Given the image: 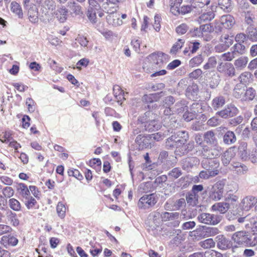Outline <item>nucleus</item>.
<instances>
[{
    "mask_svg": "<svg viewBox=\"0 0 257 257\" xmlns=\"http://www.w3.org/2000/svg\"><path fill=\"white\" fill-rule=\"evenodd\" d=\"M219 230L216 227L202 226L189 232V236L193 240H199L203 238L217 234Z\"/></svg>",
    "mask_w": 257,
    "mask_h": 257,
    "instance_id": "obj_1",
    "label": "nucleus"
},
{
    "mask_svg": "<svg viewBox=\"0 0 257 257\" xmlns=\"http://www.w3.org/2000/svg\"><path fill=\"white\" fill-rule=\"evenodd\" d=\"M138 121L144 124L145 130L149 132L157 131L161 126L159 121L155 118V114L151 111L146 112L144 115L140 116Z\"/></svg>",
    "mask_w": 257,
    "mask_h": 257,
    "instance_id": "obj_2",
    "label": "nucleus"
},
{
    "mask_svg": "<svg viewBox=\"0 0 257 257\" xmlns=\"http://www.w3.org/2000/svg\"><path fill=\"white\" fill-rule=\"evenodd\" d=\"M201 150L197 151V155L204 159H211L220 156L222 152L221 147L219 145L213 146L210 148L206 145L201 146Z\"/></svg>",
    "mask_w": 257,
    "mask_h": 257,
    "instance_id": "obj_3",
    "label": "nucleus"
},
{
    "mask_svg": "<svg viewBox=\"0 0 257 257\" xmlns=\"http://www.w3.org/2000/svg\"><path fill=\"white\" fill-rule=\"evenodd\" d=\"M232 239L234 242L238 245L254 246V243H251L250 237L248 233L245 231H240L234 233L232 236Z\"/></svg>",
    "mask_w": 257,
    "mask_h": 257,
    "instance_id": "obj_4",
    "label": "nucleus"
},
{
    "mask_svg": "<svg viewBox=\"0 0 257 257\" xmlns=\"http://www.w3.org/2000/svg\"><path fill=\"white\" fill-rule=\"evenodd\" d=\"M197 219L200 223L214 225L221 221L222 216L219 215L203 213L197 216Z\"/></svg>",
    "mask_w": 257,
    "mask_h": 257,
    "instance_id": "obj_5",
    "label": "nucleus"
},
{
    "mask_svg": "<svg viewBox=\"0 0 257 257\" xmlns=\"http://www.w3.org/2000/svg\"><path fill=\"white\" fill-rule=\"evenodd\" d=\"M88 3L87 16L92 23L95 24L97 22L96 12L101 10V6L96 0H88Z\"/></svg>",
    "mask_w": 257,
    "mask_h": 257,
    "instance_id": "obj_6",
    "label": "nucleus"
},
{
    "mask_svg": "<svg viewBox=\"0 0 257 257\" xmlns=\"http://www.w3.org/2000/svg\"><path fill=\"white\" fill-rule=\"evenodd\" d=\"M157 202L155 194L145 195L139 199L138 206L141 209H146L153 206Z\"/></svg>",
    "mask_w": 257,
    "mask_h": 257,
    "instance_id": "obj_7",
    "label": "nucleus"
},
{
    "mask_svg": "<svg viewBox=\"0 0 257 257\" xmlns=\"http://www.w3.org/2000/svg\"><path fill=\"white\" fill-rule=\"evenodd\" d=\"M224 182L220 181L216 182L213 186L210 198L214 200H219L223 197Z\"/></svg>",
    "mask_w": 257,
    "mask_h": 257,
    "instance_id": "obj_8",
    "label": "nucleus"
},
{
    "mask_svg": "<svg viewBox=\"0 0 257 257\" xmlns=\"http://www.w3.org/2000/svg\"><path fill=\"white\" fill-rule=\"evenodd\" d=\"M217 70L220 73L229 77H232L235 75V68L230 63H220L217 66Z\"/></svg>",
    "mask_w": 257,
    "mask_h": 257,
    "instance_id": "obj_9",
    "label": "nucleus"
},
{
    "mask_svg": "<svg viewBox=\"0 0 257 257\" xmlns=\"http://www.w3.org/2000/svg\"><path fill=\"white\" fill-rule=\"evenodd\" d=\"M104 9L108 14L106 19L109 24L114 26H117L122 24V21L120 20L119 17L117 16L115 8H113L112 10H106V8L104 7Z\"/></svg>",
    "mask_w": 257,
    "mask_h": 257,
    "instance_id": "obj_10",
    "label": "nucleus"
},
{
    "mask_svg": "<svg viewBox=\"0 0 257 257\" xmlns=\"http://www.w3.org/2000/svg\"><path fill=\"white\" fill-rule=\"evenodd\" d=\"M179 215L178 212H163L160 216L163 221H173V225L178 226L180 223Z\"/></svg>",
    "mask_w": 257,
    "mask_h": 257,
    "instance_id": "obj_11",
    "label": "nucleus"
},
{
    "mask_svg": "<svg viewBox=\"0 0 257 257\" xmlns=\"http://www.w3.org/2000/svg\"><path fill=\"white\" fill-rule=\"evenodd\" d=\"M201 166L208 171H216L217 175L219 173V162L216 160L204 159L201 161Z\"/></svg>",
    "mask_w": 257,
    "mask_h": 257,
    "instance_id": "obj_12",
    "label": "nucleus"
},
{
    "mask_svg": "<svg viewBox=\"0 0 257 257\" xmlns=\"http://www.w3.org/2000/svg\"><path fill=\"white\" fill-rule=\"evenodd\" d=\"M238 113V109L233 104H230L222 110L218 111L217 115L219 116L226 118L229 117H232L236 115Z\"/></svg>",
    "mask_w": 257,
    "mask_h": 257,
    "instance_id": "obj_13",
    "label": "nucleus"
},
{
    "mask_svg": "<svg viewBox=\"0 0 257 257\" xmlns=\"http://www.w3.org/2000/svg\"><path fill=\"white\" fill-rule=\"evenodd\" d=\"M135 142L138 145L139 150H143L146 148H151L152 145L151 139L149 135H138L136 138Z\"/></svg>",
    "mask_w": 257,
    "mask_h": 257,
    "instance_id": "obj_14",
    "label": "nucleus"
},
{
    "mask_svg": "<svg viewBox=\"0 0 257 257\" xmlns=\"http://www.w3.org/2000/svg\"><path fill=\"white\" fill-rule=\"evenodd\" d=\"M231 170L233 171L237 175H242L246 173L248 171L247 167L239 162L233 161L231 164Z\"/></svg>",
    "mask_w": 257,
    "mask_h": 257,
    "instance_id": "obj_15",
    "label": "nucleus"
},
{
    "mask_svg": "<svg viewBox=\"0 0 257 257\" xmlns=\"http://www.w3.org/2000/svg\"><path fill=\"white\" fill-rule=\"evenodd\" d=\"M256 203V199L252 196H247L244 198L239 204V206L241 209L245 211L249 210Z\"/></svg>",
    "mask_w": 257,
    "mask_h": 257,
    "instance_id": "obj_16",
    "label": "nucleus"
},
{
    "mask_svg": "<svg viewBox=\"0 0 257 257\" xmlns=\"http://www.w3.org/2000/svg\"><path fill=\"white\" fill-rule=\"evenodd\" d=\"M238 155L240 158L244 160L247 161L249 155V148H247V144L246 142H241L238 146Z\"/></svg>",
    "mask_w": 257,
    "mask_h": 257,
    "instance_id": "obj_17",
    "label": "nucleus"
},
{
    "mask_svg": "<svg viewBox=\"0 0 257 257\" xmlns=\"http://www.w3.org/2000/svg\"><path fill=\"white\" fill-rule=\"evenodd\" d=\"M113 91L117 102L121 105L122 101L125 99V95L127 93H125L121 87L117 85L113 86Z\"/></svg>",
    "mask_w": 257,
    "mask_h": 257,
    "instance_id": "obj_18",
    "label": "nucleus"
},
{
    "mask_svg": "<svg viewBox=\"0 0 257 257\" xmlns=\"http://www.w3.org/2000/svg\"><path fill=\"white\" fill-rule=\"evenodd\" d=\"M204 141L208 144L213 145H218L217 139L215 137V134L212 131H209L205 132L203 135Z\"/></svg>",
    "mask_w": 257,
    "mask_h": 257,
    "instance_id": "obj_19",
    "label": "nucleus"
},
{
    "mask_svg": "<svg viewBox=\"0 0 257 257\" xmlns=\"http://www.w3.org/2000/svg\"><path fill=\"white\" fill-rule=\"evenodd\" d=\"M221 24L226 29H230L235 23L233 17L230 15L222 16L220 19Z\"/></svg>",
    "mask_w": 257,
    "mask_h": 257,
    "instance_id": "obj_20",
    "label": "nucleus"
},
{
    "mask_svg": "<svg viewBox=\"0 0 257 257\" xmlns=\"http://www.w3.org/2000/svg\"><path fill=\"white\" fill-rule=\"evenodd\" d=\"M244 226L246 229L250 230L253 234H257V216L250 217Z\"/></svg>",
    "mask_w": 257,
    "mask_h": 257,
    "instance_id": "obj_21",
    "label": "nucleus"
},
{
    "mask_svg": "<svg viewBox=\"0 0 257 257\" xmlns=\"http://www.w3.org/2000/svg\"><path fill=\"white\" fill-rule=\"evenodd\" d=\"M253 140L255 145V147L249 148V155L247 161H250L252 163H257V136L253 137Z\"/></svg>",
    "mask_w": 257,
    "mask_h": 257,
    "instance_id": "obj_22",
    "label": "nucleus"
},
{
    "mask_svg": "<svg viewBox=\"0 0 257 257\" xmlns=\"http://www.w3.org/2000/svg\"><path fill=\"white\" fill-rule=\"evenodd\" d=\"M226 102L225 98L222 95H218L214 97L211 103V106L213 108L216 110L221 108Z\"/></svg>",
    "mask_w": 257,
    "mask_h": 257,
    "instance_id": "obj_23",
    "label": "nucleus"
},
{
    "mask_svg": "<svg viewBox=\"0 0 257 257\" xmlns=\"http://www.w3.org/2000/svg\"><path fill=\"white\" fill-rule=\"evenodd\" d=\"M67 14L68 10L64 6L59 8L55 13L56 18L60 23H64L66 21L67 18Z\"/></svg>",
    "mask_w": 257,
    "mask_h": 257,
    "instance_id": "obj_24",
    "label": "nucleus"
},
{
    "mask_svg": "<svg viewBox=\"0 0 257 257\" xmlns=\"http://www.w3.org/2000/svg\"><path fill=\"white\" fill-rule=\"evenodd\" d=\"M164 56L165 54L162 52L153 53L148 56V59L151 63L158 65L163 63Z\"/></svg>",
    "mask_w": 257,
    "mask_h": 257,
    "instance_id": "obj_25",
    "label": "nucleus"
},
{
    "mask_svg": "<svg viewBox=\"0 0 257 257\" xmlns=\"http://www.w3.org/2000/svg\"><path fill=\"white\" fill-rule=\"evenodd\" d=\"M217 247L222 250H225L231 247L230 241L223 235H218L217 236Z\"/></svg>",
    "mask_w": 257,
    "mask_h": 257,
    "instance_id": "obj_26",
    "label": "nucleus"
},
{
    "mask_svg": "<svg viewBox=\"0 0 257 257\" xmlns=\"http://www.w3.org/2000/svg\"><path fill=\"white\" fill-rule=\"evenodd\" d=\"M235 155V153L233 150L230 149L226 151L221 156V161L223 165L227 166Z\"/></svg>",
    "mask_w": 257,
    "mask_h": 257,
    "instance_id": "obj_27",
    "label": "nucleus"
},
{
    "mask_svg": "<svg viewBox=\"0 0 257 257\" xmlns=\"http://www.w3.org/2000/svg\"><path fill=\"white\" fill-rule=\"evenodd\" d=\"M177 139V138L176 137V135H172L167 140L166 142V146L168 149L176 148L175 151L176 153L177 150L179 149L178 147L181 146V144L178 143L179 141Z\"/></svg>",
    "mask_w": 257,
    "mask_h": 257,
    "instance_id": "obj_28",
    "label": "nucleus"
},
{
    "mask_svg": "<svg viewBox=\"0 0 257 257\" xmlns=\"http://www.w3.org/2000/svg\"><path fill=\"white\" fill-rule=\"evenodd\" d=\"M229 206L226 202H222L215 203L211 207L213 211L219 212L220 213L224 214L229 209Z\"/></svg>",
    "mask_w": 257,
    "mask_h": 257,
    "instance_id": "obj_29",
    "label": "nucleus"
},
{
    "mask_svg": "<svg viewBox=\"0 0 257 257\" xmlns=\"http://www.w3.org/2000/svg\"><path fill=\"white\" fill-rule=\"evenodd\" d=\"M245 91V86L242 84H237L233 89V95L237 99H242V97Z\"/></svg>",
    "mask_w": 257,
    "mask_h": 257,
    "instance_id": "obj_30",
    "label": "nucleus"
},
{
    "mask_svg": "<svg viewBox=\"0 0 257 257\" xmlns=\"http://www.w3.org/2000/svg\"><path fill=\"white\" fill-rule=\"evenodd\" d=\"M214 16L215 15L213 11L204 12L201 14L198 17L197 21L200 24L204 22H209L214 18Z\"/></svg>",
    "mask_w": 257,
    "mask_h": 257,
    "instance_id": "obj_31",
    "label": "nucleus"
},
{
    "mask_svg": "<svg viewBox=\"0 0 257 257\" xmlns=\"http://www.w3.org/2000/svg\"><path fill=\"white\" fill-rule=\"evenodd\" d=\"M248 61L247 57L242 56L234 61V65L237 70H241L246 67Z\"/></svg>",
    "mask_w": 257,
    "mask_h": 257,
    "instance_id": "obj_32",
    "label": "nucleus"
},
{
    "mask_svg": "<svg viewBox=\"0 0 257 257\" xmlns=\"http://www.w3.org/2000/svg\"><path fill=\"white\" fill-rule=\"evenodd\" d=\"M179 149L176 151V154L181 155L187 153L189 151L192 150L194 147L193 143H189L187 144H181V146L178 147Z\"/></svg>",
    "mask_w": 257,
    "mask_h": 257,
    "instance_id": "obj_33",
    "label": "nucleus"
},
{
    "mask_svg": "<svg viewBox=\"0 0 257 257\" xmlns=\"http://www.w3.org/2000/svg\"><path fill=\"white\" fill-rule=\"evenodd\" d=\"M256 95L255 90L252 87L245 89L242 101L252 100Z\"/></svg>",
    "mask_w": 257,
    "mask_h": 257,
    "instance_id": "obj_34",
    "label": "nucleus"
},
{
    "mask_svg": "<svg viewBox=\"0 0 257 257\" xmlns=\"http://www.w3.org/2000/svg\"><path fill=\"white\" fill-rule=\"evenodd\" d=\"M67 7L75 15H80L83 14L81 7L74 1H70L67 4Z\"/></svg>",
    "mask_w": 257,
    "mask_h": 257,
    "instance_id": "obj_35",
    "label": "nucleus"
},
{
    "mask_svg": "<svg viewBox=\"0 0 257 257\" xmlns=\"http://www.w3.org/2000/svg\"><path fill=\"white\" fill-rule=\"evenodd\" d=\"M236 141V137L232 131H227L223 136V142L227 145H231Z\"/></svg>",
    "mask_w": 257,
    "mask_h": 257,
    "instance_id": "obj_36",
    "label": "nucleus"
},
{
    "mask_svg": "<svg viewBox=\"0 0 257 257\" xmlns=\"http://www.w3.org/2000/svg\"><path fill=\"white\" fill-rule=\"evenodd\" d=\"M154 190V186L151 182H147L141 183L138 188V190L142 193L151 192Z\"/></svg>",
    "mask_w": 257,
    "mask_h": 257,
    "instance_id": "obj_37",
    "label": "nucleus"
},
{
    "mask_svg": "<svg viewBox=\"0 0 257 257\" xmlns=\"http://www.w3.org/2000/svg\"><path fill=\"white\" fill-rule=\"evenodd\" d=\"M247 38L252 41H257V28L248 26L246 31Z\"/></svg>",
    "mask_w": 257,
    "mask_h": 257,
    "instance_id": "obj_38",
    "label": "nucleus"
},
{
    "mask_svg": "<svg viewBox=\"0 0 257 257\" xmlns=\"http://www.w3.org/2000/svg\"><path fill=\"white\" fill-rule=\"evenodd\" d=\"M11 10L13 13L15 14L19 18H22L23 13L21 6L16 2H12L11 4Z\"/></svg>",
    "mask_w": 257,
    "mask_h": 257,
    "instance_id": "obj_39",
    "label": "nucleus"
},
{
    "mask_svg": "<svg viewBox=\"0 0 257 257\" xmlns=\"http://www.w3.org/2000/svg\"><path fill=\"white\" fill-rule=\"evenodd\" d=\"M238 196L236 195L228 193L226 195L225 197V200L226 203H228L229 205V208L231 207V206H234L237 204L238 200Z\"/></svg>",
    "mask_w": 257,
    "mask_h": 257,
    "instance_id": "obj_40",
    "label": "nucleus"
},
{
    "mask_svg": "<svg viewBox=\"0 0 257 257\" xmlns=\"http://www.w3.org/2000/svg\"><path fill=\"white\" fill-rule=\"evenodd\" d=\"M174 135H176L177 138V140L179 141L178 143L184 144L186 143L187 140H188L189 136L187 133L185 131H178L174 133Z\"/></svg>",
    "mask_w": 257,
    "mask_h": 257,
    "instance_id": "obj_41",
    "label": "nucleus"
},
{
    "mask_svg": "<svg viewBox=\"0 0 257 257\" xmlns=\"http://www.w3.org/2000/svg\"><path fill=\"white\" fill-rule=\"evenodd\" d=\"M19 193L24 198H29L30 195V189L24 183H19L17 188Z\"/></svg>",
    "mask_w": 257,
    "mask_h": 257,
    "instance_id": "obj_42",
    "label": "nucleus"
},
{
    "mask_svg": "<svg viewBox=\"0 0 257 257\" xmlns=\"http://www.w3.org/2000/svg\"><path fill=\"white\" fill-rule=\"evenodd\" d=\"M169 130H167L164 131V132L163 133L162 132H159L155 134L149 135V137H150V139H151L152 142L153 140L160 141L162 140L165 137L168 136L169 135Z\"/></svg>",
    "mask_w": 257,
    "mask_h": 257,
    "instance_id": "obj_43",
    "label": "nucleus"
},
{
    "mask_svg": "<svg viewBox=\"0 0 257 257\" xmlns=\"http://www.w3.org/2000/svg\"><path fill=\"white\" fill-rule=\"evenodd\" d=\"M66 208L65 204L62 202H59L56 207V211L58 216L63 219L66 215Z\"/></svg>",
    "mask_w": 257,
    "mask_h": 257,
    "instance_id": "obj_44",
    "label": "nucleus"
},
{
    "mask_svg": "<svg viewBox=\"0 0 257 257\" xmlns=\"http://www.w3.org/2000/svg\"><path fill=\"white\" fill-rule=\"evenodd\" d=\"M231 50L233 52H234L235 55H237V56L240 55H242L245 52V46L240 43H236L232 47Z\"/></svg>",
    "mask_w": 257,
    "mask_h": 257,
    "instance_id": "obj_45",
    "label": "nucleus"
},
{
    "mask_svg": "<svg viewBox=\"0 0 257 257\" xmlns=\"http://www.w3.org/2000/svg\"><path fill=\"white\" fill-rule=\"evenodd\" d=\"M2 240L4 244L7 243L8 244L12 246L16 245L18 242V239L15 236L11 235H9L8 236H3L2 238Z\"/></svg>",
    "mask_w": 257,
    "mask_h": 257,
    "instance_id": "obj_46",
    "label": "nucleus"
},
{
    "mask_svg": "<svg viewBox=\"0 0 257 257\" xmlns=\"http://www.w3.org/2000/svg\"><path fill=\"white\" fill-rule=\"evenodd\" d=\"M217 175L216 171H201L199 174V177L203 179H208L211 177H213Z\"/></svg>",
    "mask_w": 257,
    "mask_h": 257,
    "instance_id": "obj_47",
    "label": "nucleus"
},
{
    "mask_svg": "<svg viewBox=\"0 0 257 257\" xmlns=\"http://www.w3.org/2000/svg\"><path fill=\"white\" fill-rule=\"evenodd\" d=\"M203 60L204 58L202 55H198L189 61V66L191 67H197L202 63Z\"/></svg>",
    "mask_w": 257,
    "mask_h": 257,
    "instance_id": "obj_48",
    "label": "nucleus"
},
{
    "mask_svg": "<svg viewBox=\"0 0 257 257\" xmlns=\"http://www.w3.org/2000/svg\"><path fill=\"white\" fill-rule=\"evenodd\" d=\"M7 217L14 226H16L19 225V221L15 213L13 212L11 210H8L7 212Z\"/></svg>",
    "mask_w": 257,
    "mask_h": 257,
    "instance_id": "obj_49",
    "label": "nucleus"
},
{
    "mask_svg": "<svg viewBox=\"0 0 257 257\" xmlns=\"http://www.w3.org/2000/svg\"><path fill=\"white\" fill-rule=\"evenodd\" d=\"M233 39L232 36H229L227 34H225L221 36L220 41L228 48L233 43Z\"/></svg>",
    "mask_w": 257,
    "mask_h": 257,
    "instance_id": "obj_50",
    "label": "nucleus"
},
{
    "mask_svg": "<svg viewBox=\"0 0 257 257\" xmlns=\"http://www.w3.org/2000/svg\"><path fill=\"white\" fill-rule=\"evenodd\" d=\"M175 112H177L178 113L187 110V106L186 105L185 101L181 100L177 102L175 105Z\"/></svg>",
    "mask_w": 257,
    "mask_h": 257,
    "instance_id": "obj_51",
    "label": "nucleus"
},
{
    "mask_svg": "<svg viewBox=\"0 0 257 257\" xmlns=\"http://www.w3.org/2000/svg\"><path fill=\"white\" fill-rule=\"evenodd\" d=\"M236 57L237 55H235L234 52H233L231 50V52H228L221 55L220 59L224 61H231Z\"/></svg>",
    "mask_w": 257,
    "mask_h": 257,
    "instance_id": "obj_52",
    "label": "nucleus"
},
{
    "mask_svg": "<svg viewBox=\"0 0 257 257\" xmlns=\"http://www.w3.org/2000/svg\"><path fill=\"white\" fill-rule=\"evenodd\" d=\"M10 208L14 211L21 210V205L20 202L15 198L10 199L9 201Z\"/></svg>",
    "mask_w": 257,
    "mask_h": 257,
    "instance_id": "obj_53",
    "label": "nucleus"
},
{
    "mask_svg": "<svg viewBox=\"0 0 257 257\" xmlns=\"http://www.w3.org/2000/svg\"><path fill=\"white\" fill-rule=\"evenodd\" d=\"M182 173L179 168H174L168 173V176L170 178L176 179L179 178Z\"/></svg>",
    "mask_w": 257,
    "mask_h": 257,
    "instance_id": "obj_54",
    "label": "nucleus"
},
{
    "mask_svg": "<svg viewBox=\"0 0 257 257\" xmlns=\"http://www.w3.org/2000/svg\"><path fill=\"white\" fill-rule=\"evenodd\" d=\"M251 77V74L248 72H244L241 73L238 77V79L240 82V83L245 86V83L249 81Z\"/></svg>",
    "mask_w": 257,
    "mask_h": 257,
    "instance_id": "obj_55",
    "label": "nucleus"
},
{
    "mask_svg": "<svg viewBox=\"0 0 257 257\" xmlns=\"http://www.w3.org/2000/svg\"><path fill=\"white\" fill-rule=\"evenodd\" d=\"M198 195L191 192L187 195L186 199L187 202L191 205L194 206L196 204Z\"/></svg>",
    "mask_w": 257,
    "mask_h": 257,
    "instance_id": "obj_56",
    "label": "nucleus"
},
{
    "mask_svg": "<svg viewBox=\"0 0 257 257\" xmlns=\"http://www.w3.org/2000/svg\"><path fill=\"white\" fill-rule=\"evenodd\" d=\"M217 63L216 59L215 57H210L209 58L207 62L203 66L205 70L213 68L215 67Z\"/></svg>",
    "mask_w": 257,
    "mask_h": 257,
    "instance_id": "obj_57",
    "label": "nucleus"
},
{
    "mask_svg": "<svg viewBox=\"0 0 257 257\" xmlns=\"http://www.w3.org/2000/svg\"><path fill=\"white\" fill-rule=\"evenodd\" d=\"M68 174L69 176H73L77 179L78 180H81L83 178V177L82 175V174L77 169H69L68 171Z\"/></svg>",
    "mask_w": 257,
    "mask_h": 257,
    "instance_id": "obj_58",
    "label": "nucleus"
},
{
    "mask_svg": "<svg viewBox=\"0 0 257 257\" xmlns=\"http://www.w3.org/2000/svg\"><path fill=\"white\" fill-rule=\"evenodd\" d=\"M198 91V88L197 85H192L188 87L186 90V95L188 96L190 94L192 96L196 95Z\"/></svg>",
    "mask_w": 257,
    "mask_h": 257,
    "instance_id": "obj_59",
    "label": "nucleus"
},
{
    "mask_svg": "<svg viewBox=\"0 0 257 257\" xmlns=\"http://www.w3.org/2000/svg\"><path fill=\"white\" fill-rule=\"evenodd\" d=\"M184 43V41L183 40L179 39L178 41L172 46L170 50L171 53L175 54L179 49L182 47Z\"/></svg>",
    "mask_w": 257,
    "mask_h": 257,
    "instance_id": "obj_60",
    "label": "nucleus"
},
{
    "mask_svg": "<svg viewBox=\"0 0 257 257\" xmlns=\"http://www.w3.org/2000/svg\"><path fill=\"white\" fill-rule=\"evenodd\" d=\"M221 119L217 115L209 119L207 122L208 125L210 126H216L221 123Z\"/></svg>",
    "mask_w": 257,
    "mask_h": 257,
    "instance_id": "obj_61",
    "label": "nucleus"
},
{
    "mask_svg": "<svg viewBox=\"0 0 257 257\" xmlns=\"http://www.w3.org/2000/svg\"><path fill=\"white\" fill-rule=\"evenodd\" d=\"M141 40L138 37H135L132 40L131 44L134 50L139 53L140 50Z\"/></svg>",
    "mask_w": 257,
    "mask_h": 257,
    "instance_id": "obj_62",
    "label": "nucleus"
},
{
    "mask_svg": "<svg viewBox=\"0 0 257 257\" xmlns=\"http://www.w3.org/2000/svg\"><path fill=\"white\" fill-rule=\"evenodd\" d=\"M43 7L46 10L52 11L55 9V3L53 0H45L43 5Z\"/></svg>",
    "mask_w": 257,
    "mask_h": 257,
    "instance_id": "obj_63",
    "label": "nucleus"
},
{
    "mask_svg": "<svg viewBox=\"0 0 257 257\" xmlns=\"http://www.w3.org/2000/svg\"><path fill=\"white\" fill-rule=\"evenodd\" d=\"M203 257H222V254L213 250L206 251L203 253Z\"/></svg>",
    "mask_w": 257,
    "mask_h": 257,
    "instance_id": "obj_64",
    "label": "nucleus"
}]
</instances>
